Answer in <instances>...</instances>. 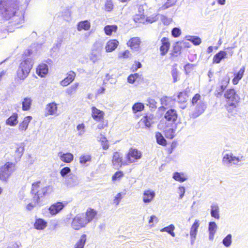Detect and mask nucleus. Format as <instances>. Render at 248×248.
Here are the masks:
<instances>
[{
    "instance_id": "f257e3e1",
    "label": "nucleus",
    "mask_w": 248,
    "mask_h": 248,
    "mask_svg": "<svg viewBox=\"0 0 248 248\" xmlns=\"http://www.w3.org/2000/svg\"><path fill=\"white\" fill-rule=\"evenodd\" d=\"M53 191V187L51 186L42 187L41 181L34 182L32 184L31 193L35 200L40 201L44 196L49 195Z\"/></svg>"
},
{
    "instance_id": "f03ea898",
    "label": "nucleus",
    "mask_w": 248,
    "mask_h": 248,
    "mask_svg": "<svg viewBox=\"0 0 248 248\" xmlns=\"http://www.w3.org/2000/svg\"><path fill=\"white\" fill-rule=\"evenodd\" d=\"M33 64V62L31 58H27L22 61L16 71L17 78L22 81L25 80L29 76Z\"/></svg>"
},
{
    "instance_id": "7ed1b4c3",
    "label": "nucleus",
    "mask_w": 248,
    "mask_h": 248,
    "mask_svg": "<svg viewBox=\"0 0 248 248\" xmlns=\"http://www.w3.org/2000/svg\"><path fill=\"white\" fill-rule=\"evenodd\" d=\"M224 96L226 99V108L227 110L232 112L237 107L239 101L238 95L235 91L233 89L226 90L224 94Z\"/></svg>"
},
{
    "instance_id": "20e7f679",
    "label": "nucleus",
    "mask_w": 248,
    "mask_h": 248,
    "mask_svg": "<svg viewBox=\"0 0 248 248\" xmlns=\"http://www.w3.org/2000/svg\"><path fill=\"white\" fill-rule=\"evenodd\" d=\"M142 156V154L140 151L136 148H131L127 153L125 154V161H124V166L136 163L141 158Z\"/></svg>"
},
{
    "instance_id": "39448f33",
    "label": "nucleus",
    "mask_w": 248,
    "mask_h": 248,
    "mask_svg": "<svg viewBox=\"0 0 248 248\" xmlns=\"http://www.w3.org/2000/svg\"><path fill=\"white\" fill-rule=\"evenodd\" d=\"M15 163L7 162L0 168V178L3 180H6L15 171Z\"/></svg>"
},
{
    "instance_id": "423d86ee",
    "label": "nucleus",
    "mask_w": 248,
    "mask_h": 248,
    "mask_svg": "<svg viewBox=\"0 0 248 248\" xmlns=\"http://www.w3.org/2000/svg\"><path fill=\"white\" fill-rule=\"evenodd\" d=\"M0 4L4 7L6 18H9L14 16V0H0Z\"/></svg>"
},
{
    "instance_id": "0eeeda50",
    "label": "nucleus",
    "mask_w": 248,
    "mask_h": 248,
    "mask_svg": "<svg viewBox=\"0 0 248 248\" xmlns=\"http://www.w3.org/2000/svg\"><path fill=\"white\" fill-rule=\"evenodd\" d=\"M241 160L239 157L234 156L232 153H227L223 155L222 161L224 165L230 167L233 165H237Z\"/></svg>"
},
{
    "instance_id": "6e6552de",
    "label": "nucleus",
    "mask_w": 248,
    "mask_h": 248,
    "mask_svg": "<svg viewBox=\"0 0 248 248\" xmlns=\"http://www.w3.org/2000/svg\"><path fill=\"white\" fill-rule=\"evenodd\" d=\"M166 123L161 122L158 124V128L163 130L165 132V135L168 139H172L174 137L175 130L173 127L168 128L166 126Z\"/></svg>"
},
{
    "instance_id": "1a4fd4ad",
    "label": "nucleus",
    "mask_w": 248,
    "mask_h": 248,
    "mask_svg": "<svg viewBox=\"0 0 248 248\" xmlns=\"http://www.w3.org/2000/svg\"><path fill=\"white\" fill-rule=\"evenodd\" d=\"M89 221L85 218H73L71 225L75 230H78L84 227Z\"/></svg>"
},
{
    "instance_id": "9d476101",
    "label": "nucleus",
    "mask_w": 248,
    "mask_h": 248,
    "mask_svg": "<svg viewBox=\"0 0 248 248\" xmlns=\"http://www.w3.org/2000/svg\"><path fill=\"white\" fill-rule=\"evenodd\" d=\"M66 204V203H63L62 202H58L54 203L49 208V213L52 216L55 215L57 213H59Z\"/></svg>"
},
{
    "instance_id": "9b49d317",
    "label": "nucleus",
    "mask_w": 248,
    "mask_h": 248,
    "mask_svg": "<svg viewBox=\"0 0 248 248\" xmlns=\"http://www.w3.org/2000/svg\"><path fill=\"white\" fill-rule=\"evenodd\" d=\"M112 164L115 169H119L124 165V161H122V156L118 152H115L112 157Z\"/></svg>"
},
{
    "instance_id": "f8f14e48",
    "label": "nucleus",
    "mask_w": 248,
    "mask_h": 248,
    "mask_svg": "<svg viewBox=\"0 0 248 248\" xmlns=\"http://www.w3.org/2000/svg\"><path fill=\"white\" fill-rule=\"evenodd\" d=\"M92 116L97 122H101L104 119L105 113L103 111L97 109L95 107L92 108Z\"/></svg>"
},
{
    "instance_id": "ddd939ff",
    "label": "nucleus",
    "mask_w": 248,
    "mask_h": 248,
    "mask_svg": "<svg viewBox=\"0 0 248 248\" xmlns=\"http://www.w3.org/2000/svg\"><path fill=\"white\" fill-rule=\"evenodd\" d=\"M140 44V39L138 37L131 38L127 43V45L134 51H139Z\"/></svg>"
},
{
    "instance_id": "4468645a",
    "label": "nucleus",
    "mask_w": 248,
    "mask_h": 248,
    "mask_svg": "<svg viewBox=\"0 0 248 248\" xmlns=\"http://www.w3.org/2000/svg\"><path fill=\"white\" fill-rule=\"evenodd\" d=\"M164 117L168 122L174 123L176 121L178 115L175 109H170L166 112Z\"/></svg>"
},
{
    "instance_id": "2eb2a0df",
    "label": "nucleus",
    "mask_w": 248,
    "mask_h": 248,
    "mask_svg": "<svg viewBox=\"0 0 248 248\" xmlns=\"http://www.w3.org/2000/svg\"><path fill=\"white\" fill-rule=\"evenodd\" d=\"M76 74L73 71H70L67 74V77L61 81L60 84L62 86L65 87L69 85L75 79Z\"/></svg>"
},
{
    "instance_id": "dca6fc26",
    "label": "nucleus",
    "mask_w": 248,
    "mask_h": 248,
    "mask_svg": "<svg viewBox=\"0 0 248 248\" xmlns=\"http://www.w3.org/2000/svg\"><path fill=\"white\" fill-rule=\"evenodd\" d=\"M58 156L62 161L66 163H71L74 159L73 155L70 153H63L60 152L58 153Z\"/></svg>"
},
{
    "instance_id": "f3484780",
    "label": "nucleus",
    "mask_w": 248,
    "mask_h": 248,
    "mask_svg": "<svg viewBox=\"0 0 248 248\" xmlns=\"http://www.w3.org/2000/svg\"><path fill=\"white\" fill-rule=\"evenodd\" d=\"M161 46L160 47V51L162 55H165L168 51L170 46V43L169 39L166 37H163L161 40Z\"/></svg>"
},
{
    "instance_id": "a211bd4d",
    "label": "nucleus",
    "mask_w": 248,
    "mask_h": 248,
    "mask_svg": "<svg viewBox=\"0 0 248 248\" xmlns=\"http://www.w3.org/2000/svg\"><path fill=\"white\" fill-rule=\"evenodd\" d=\"M65 183L69 186H75L78 183V177L75 174L70 173L67 175L65 179Z\"/></svg>"
},
{
    "instance_id": "6ab92c4d",
    "label": "nucleus",
    "mask_w": 248,
    "mask_h": 248,
    "mask_svg": "<svg viewBox=\"0 0 248 248\" xmlns=\"http://www.w3.org/2000/svg\"><path fill=\"white\" fill-rule=\"evenodd\" d=\"M119 44V42L116 40H110L107 43L105 46L106 52H110L114 51L117 48Z\"/></svg>"
},
{
    "instance_id": "aec40b11",
    "label": "nucleus",
    "mask_w": 248,
    "mask_h": 248,
    "mask_svg": "<svg viewBox=\"0 0 248 248\" xmlns=\"http://www.w3.org/2000/svg\"><path fill=\"white\" fill-rule=\"evenodd\" d=\"M58 110L57 105L55 103H51L47 104L46 108L47 115H56Z\"/></svg>"
},
{
    "instance_id": "412c9836",
    "label": "nucleus",
    "mask_w": 248,
    "mask_h": 248,
    "mask_svg": "<svg viewBox=\"0 0 248 248\" xmlns=\"http://www.w3.org/2000/svg\"><path fill=\"white\" fill-rule=\"evenodd\" d=\"M36 74L41 77H44L48 73V66L46 64H41L36 68Z\"/></svg>"
},
{
    "instance_id": "4be33fe9",
    "label": "nucleus",
    "mask_w": 248,
    "mask_h": 248,
    "mask_svg": "<svg viewBox=\"0 0 248 248\" xmlns=\"http://www.w3.org/2000/svg\"><path fill=\"white\" fill-rule=\"evenodd\" d=\"M155 196L154 191L151 190H145L143 194L142 198L144 202H150Z\"/></svg>"
},
{
    "instance_id": "5701e85b",
    "label": "nucleus",
    "mask_w": 248,
    "mask_h": 248,
    "mask_svg": "<svg viewBox=\"0 0 248 248\" xmlns=\"http://www.w3.org/2000/svg\"><path fill=\"white\" fill-rule=\"evenodd\" d=\"M32 120L31 116H27L25 117L23 120V121L20 123L18 126V129L20 131H25L27 130L28 125L30 123L31 121Z\"/></svg>"
},
{
    "instance_id": "b1692460",
    "label": "nucleus",
    "mask_w": 248,
    "mask_h": 248,
    "mask_svg": "<svg viewBox=\"0 0 248 248\" xmlns=\"http://www.w3.org/2000/svg\"><path fill=\"white\" fill-rule=\"evenodd\" d=\"M18 114L16 113H13L6 121V124L11 126H16L18 123Z\"/></svg>"
},
{
    "instance_id": "393cba45",
    "label": "nucleus",
    "mask_w": 248,
    "mask_h": 248,
    "mask_svg": "<svg viewBox=\"0 0 248 248\" xmlns=\"http://www.w3.org/2000/svg\"><path fill=\"white\" fill-rule=\"evenodd\" d=\"M199 227V221L198 220H196L193 225H192L190 231V235L192 239H195L197 233V230Z\"/></svg>"
},
{
    "instance_id": "a878e982",
    "label": "nucleus",
    "mask_w": 248,
    "mask_h": 248,
    "mask_svg": "<svg viewBox=\"0 0 248 248\" xmlns=\"http://www.w3.org/2000/svg\"><path fill=\"white\" fill-rule=\"evenodd\" d=\"M79 85V84L78 82L74 83L66 89L65 93L68 96H71L72 95L76 93Z\"/></svg>"
},
{
    "instance_id": "bb28decb",
    "label": "nucleus",
    "mask_w": 248,
    "mask_h": 248,
    "mask_svg": "<svg viewBox=\"0 0 248 248\" xmlns=\"http://www.w3.org/2000/svg\"><path fill=\"white\" fill-rule=\"evenodd\" d=\"M47 222L41 218L36 219L34 224L35 228L37 230H43L46 226Z\"/></svg>"
},
{
    "instance_id": "cd10ccee",
    "label": "nucleus",
    "mask_w": 248,
    "mask_h": 248,
    "mask_svg": "<svg viewBox=\"0 0 248 248\" xmlns=\"http://www.w3.org/2000/svg\"><path fill=\"white\" fill-rule=\"evenodd\" d=\"M227 53L224 51H220L217 53L213 58V62L216 63H220V61L226 58Z\"/></svg>"
},
{
    "instance_id": "c85d7f7f",
    "label": "nucleus",
    "mask_w": 248,
    "mask_h": 248,
    "mask_svg": "<svg viewBox=\"0 0 248 248\" xmlns=\"http://www.w3.org/2000/svg\"><path fill=\"white\" fill-rule=\"evenodd\" d=\"M206 108V106L204 103L202 101H200L199 103L197 104L196 108V112L195 117H197L202 113Z\"/></svg>"
},
{
    "instance_id": "c756f323",
    "label": "nucleus",
    "mask_w": 248,
    "mask_h": 248,
    "mask_svg": "<svg viewBox=\"0 0 248 248\" xmlns=\"http://www.w3.org/2000/svg\"><path fill=\"white\" fill-rule=\"evenodd\" d=\"M91 27L90 23L88 20L81 21L78 23L77 30L81 31L82 30L88 31Z\"/></svg>"
},
{
    "instance_id": "7c9ffc66",
    "label": "nucleus",
    "mask_w": 248,
    "mask_h": 248,
    "mask_svg": "<svg viewBox=\"0 0 248 248\" xmlns=\"http://www.w3.org/2000/svg\"><path fill=\"white\" fill-rule=\"evenodd\" d=\"M245 67H243L238 72L237 74L232 79V83L233 84H237L238 81L242 78L243 77L244 73L245 72Z\"/></svg>"
},
{
    "instance_id": "2f4dec72",
    "label": "nucleus",
    "mask_w": 248,
    "mask_h": 248,
    "mask_svg": "<svg viewBox=\"0 0 248 248\" xmlns=\"http://www.w3.org/2000/svg\"><path fill=\"white\" fill-rule=\"evenodd\" d=\"M217 225L214 222H211L209 223V238L213 240L214 238V234L216 232Z\"/></svg>"
},
{
    "instance_id": "473e14b6",
    "label": "nucleus",
    "mask_w": 248,
    "mask_h": 248,
    "mask_svg": "<svg viewBox=\"0 0 248 248\" xmlns=\"http://www.w3.org/2000/svg\"><path fill=\"white\" fill-rule=\"evenodd\" d=\"M32 103V100L31 98L26 97L22 101V109L27 111L30 109Z\"/></svg>"
},
{
    "instance_id": "72a5a7b5",
    "label": "nucleus",
    "mask_w": 248,
    "mask_h": 248,
    "mask_svg": "<svg viewBox=\"0 0 248 248\" xmlns=\"http://www.w3.org/2000/svg\"><path fill=\"white\" fill-rule=\"evenodd\" d=\"M152 123V119L148 116L142 118L139 122L140 125H144L146 127H150Z\"/></svg>"
},
{
    "instance_id": "f704fd0d",
    "label": "nucleus",
    "mask_w": 248,
    "mask_h": 248,
    "mask_svg": "<svg viewBox=\"0 0 248 248\" xmlns=\"http://www.w3.org/2000/svg\"><path fill=\"white\" fill-rule=\"evenodd\" d=\"M86 241V234H82L79 240L76 243L75 248H83Z\"/></svg>"
},
{
    "instance_id": "c9c22d12",
    "label": "nucleus",
    "mask_w": 248,
    "mask_h": 248,
    "mask_svg": "<svg viewBox=\"0 0 248 248\" xmlns=\"http://www.w3.org/2000/svg\"><path fill=\"white\" fill-rule=\"evenodd\" d=\"M101 57V53L91 51L90 54V60L93 63H95L99 61Z\"/></svg>"
},
{
    "instance_id": "e433bc0d",
    "label": "nucleus",
    "mask_w": 248,
    "mask_h": 248,
    "mask_svg": "<svg viewBox=\"0 0 248 248\" xmlns=\"http://www.w3.org/2000/svg\"><path fill=\"white\" fill-rule=\"evenodd\" d=\"M103 43L100 41H96L93 44L92 51L101 53Z\"/></svg>"
},
{
    "instance_id": "4c0bfd02",
    "label": "nucleus",
    "mask_w": 248,
    "mask_h": 248,
    "mask_svg": "<svg viewBox=\"0 0 248 248\" xmlns=\"http://www.w3.org/2000/svg\"><path fill=\"white\" fill-rule=\"evenodd\" d=\"M117 27L115 25H107L104 28V31L106 35H110L112 32H116Z\"/></svg>"
},
{
    "instance_id": "58836bf2",
    "label": "nucleus",
    "mask_w": 248,
    "mask_h": 248,
    "mask_svg": "<svg viewBox=\"0 0 248 248\" xmlns=\"http://www.w3.org/2000/svg\"><path fill=\"white\" fill-rule=\"evenodd\" d=\"M211 214L212 217H219V207L217 204L214 203L211 206Z\"/></svg>"
},
{
    "instance_id": "ea45409f",
    "label": "nucleus",
    "mask_w": 248,
    "mask_h": 248,
    "mask_svg": "<svg viewBox=\"0 0 248 248\" xmlns=\"http://www.w3.org/2000/svg\"><path fill=\"white\" fill-rule=\"evenodd\" d=\"M173 178L177 181L183 182L186 180V178L185 177L184 173L175 172L173 174Z\"/></svg>"
},
{
    "instance_id": "a19ab883",
    "label": "nucleus",
    "mask_w": 248,
    "mask_h": 248,
    "mask_svg": "<svg viewBox=\"0 0 248 248\" xmlns=\"http://www.w3.org/2000/svg\"><path fill=\"white\" fill-rule=\"evenodd\" d=\"M155 138L157 143L161 145H165L166 144V140L163 137L162 134L157 132L155 134Z\"/></svg>"
},
{
    "instance_id": "79ce46f5",
    "label": "nucleus",
    "mask_w": 248,
    "mask_h": 248,
    "mask_svg": "<svg viewBox=\"0 0 248 248\" xmlns=\"http://www.w3.org/2000/svg\"><path fill=\"white\" fill-rule=\"evenodd\" d=\"M174 226L173 225L171 224L167 227H164L161 230V232H166L170 234L172 236H175V233L174 232Z\"/></svg>"
},
{
    "instance_id": "37998d69",
    "label": "nucleus",
    "mask_w": 248,
    "mask_h": 248,
    "mask_svg": "<svg viewBox=\"0 0 248 248\" xmlns=\"http://www.w3.org/2000/svg\"><path fill=\"white\" fill-rule=\"evenodd\" d=\"M177 97L179 102L184 103L187 101L188 95L186 91H184L179 93Z\"/></svg>"
},
{
    "instance_id": "c03bdc74",
    "label": "nucleus",
    "mask_w": 248,
    "mask_h": 248,
    "mask_svg": "<svg viewBox=\"0 0 248 248\" xmlns=\"http://www.w3.org/2000/svg\"><path fill=\"white\" fill-rule=\"evenodd\" d=\"M105 10L107 12H111L113 9L114 5L112 0H106L105 4Z\"/></svg>"
},
{
    "instance_id": "a18cd8bd",
    "label": "nucleus",
    "mask_w": 248,
    "mask_h": 248,
    "mask_svg": "<svg viewBox=\"0 0 248 248\" xmlns=\"http://www.w3.org/2000/svg\"><path fill=\"white\" fill-rule=\"evenodd\" d=\"M134 21L137 23H144L145 16L144 14H137L134 16Z\"/></svg>"
},
{
    "instance_id": "49530a36",
    "label": "nucleus",
    "mask_w": 248,
    "mask_h": 248,
    "mask_svg": "<svg viewBox=\"0 0 248 248\" xmlns=\"http://www.w3.org/2000/svg\"><path fill=\"white\" fill-rule=\"evenodd\" d=\"M174 5H175L174 2H172L171 1H168L158 8V11L160 12L161 11L165 10L167 9L168 8H169L174 6Z\"/></svg>"
},
{
    "instance_id": "de8ad7c7",
    "label": "nucleus",
    "mask_w": 248,
    "mask_h": 248,
    "mask_svg": "<svg viewBox=\"0 0 248 248\" xmlns=\"http://www.w3.org/2000/svg\"><path fill=\"white\" fill-rule=\"evenodd\" d=\"M141 75H139V74H131L127 78V81L130 83H133L138 78H141Z\"/></svg>"
},
{
    "instance_id": "09e8293b",
    "label": "nucleus",
    "mask_w": 248,
    "mask_h": 248,
    "mask_svg": "<svg viewBox=\"0 0 248 248\" xmlns=\"http://www.w3.org/2000/svg\"><path fill=\"white\" fill-rule=\"evenodd\" d=\"M224 81H225V84H220V92H218L217 94V96H218V95H221L223 91L226 89L227 87L229 82V79L227 77L224 78Z\"/></svg>"
},
{
    "instance_id": "8fccbe9b",
    "label": "nucleus",
    "mask_w": 248,
    "mask_h": 248,
    "mask_svg": "<svg viewBox=\"0 0 248 248\" xmlns=\"http://www.w3.org/2000/svg\"><path fill=\"white\" fill-rule=\"evenodd\" d=\"M144 108V105L140 103H137L135 104L133 107L132 109L134 113H136L138 111H141Z\"/></svg>"
},
{
    "instance_id": "3c124183",
    "label": "nucleus",
    "mask_w": 248,
    "mask_h": 248,
    "mask_svg": "<svg viewBox=\"0 0 248 248\" xmlns=\"http://www.w3.org/2000/svg\"><path fill=\"white\" fill-rule=\"evenodd\" d=\"M223 245L226 247H229L232 243V235L230 234H228L223 240Z\"/></svg>"
},
{
    "instance_id": "603ef678",
    "label": "nucleus",
    "mask_w": 248,
    "mask_h": 248,
    "mask_svg": "<svg viewBox=\"0 0 248 248\" xmlns=\"http://www.w3.org/2000/svg\"><path fill=\"white\" fill-rule=\"evenodd\" d=\"M77 129L78 131V135L82 136L85 132V125L84 124H80L77 125Z\"/></svg>"
},
{
    "instance_id": "864d4df0",
    "label": "nucleus",
    "mask_w": 248,
    "mask_h": 248,
    "mask_svg": "<svg viewBox=\"0 0 248 248\" xmlns=\"http://www.w3.org/2000/svg\"><path fill=\"white\" fill-rule=\"evenodd\" d=\"M100 141L104 150H107L108 148V142L106 137H102L100 139Z\"/></svg>"
},
{
    "instance_id": "5fc2aeb1",
    "label": "nucleus",
    "mask_w": 248,
    "mask_h": 248,
    "mask_svg": "<svg viewBox=\"0 0 248 248\" xmlns=\"http://www.w3.org/2000/svg\"><path fill=\"white\" fill-rule=\"evenodd\" d=\"M91 156L89 155H82L79 157V162L80 164H84L86 163L91 161Z\"/></svg>"
},
{
    "instance_id": "6e6d98bb",
    "label": "nucleus",
    "mask_w": 248,
    "mask_h": 248,
    "mask_svg": "<svg viewBox=\"0 0 248 248\" xmlns=\"http://www.w3.org/2000/svg\"><path fill=\"white\" fill-rule=\"evenodd\" d=\"M39 203V201L35 200L34 198L33 197L31 202L27 205L26 208L28 210H31L33 208L37 205Z\"/></svg>"
},
{
    "instance_id": "4d7b16f0",
    "label": "nucleus",
    "mask_w": 248,
    "mask_h": 248,
    "mask_svg": "<svg viewBox=\"0 0 248 248\" xmlns=\"http://www.w3.org/2000/svg\"><path fill=\"white\" fill-rule=\"evenodd\" d=\"M71 172V170L69 167H64L60 171V174L62 177L64 178Z\"/></svg>"
},
{
    "instance_id": "13d9d810",
    "label": "nucleus",
    "mask_w": 248,
    "mask_h": 248,
    "mask_svg": "<svg viewBox=\"0 0 248 248\" xmlns=\"http://www.w3.org/2000/svg\"><path fill=\"white\" fill-rule=\"evenodd\" d=\"M97 215L96 211L93 209L89 208L86 212L87 217H94Z\"/></svg>"
},
{
    "instance_id": "bf43d9fd",
    "label": "nucleus",
    "mask_w": 248,
    "mask_h": 248,
    "mask_svg": "<svg viewBox=\"0 0 248 248\" xmlns=\"http://www.w3.org/2000/svg\"><path fill=\"white\" fill-rule=\"evenodd\" d=\"M123 176L124 173L122 171H117L113 175L112 179L113 181L119 180Z\"/></svg>"
},
{
    "instance_id": "052dcab7",
    "label": "nucleus",
    "mask_w": 248,
    "mask_h": 248,
    "mask_svg": "<svg viewBox=\"0 0 248 248\" xmlns=\"http://www.w3.org/2000/svg\"><path fill=\"white\" fill-rule=\"evenodd\" d=\"M161 20L164 25H169L171 22L172 19L170 18H168L165 16L161 15Z\"/></svg>"
},
{
    "instance_id": "680f3d73",
    "label": "nucleus",
    "mask_w": 248,
    "mask_h": 248,
    "mask_svg": "<svg viewBox=\"0 0 248 248\" xmlns=\"http://www.w3.org/2000/svg\"><path fill=\"white\" fill-rule=\"evenodd\" d=\"M189 40L195 45H200L201 42V39L198 37L191 36Z\"/></svg>"
},
{
    "instance_id": "e2e57ef3",
    "label": "nucleus",
    "mask_w": 248,
    "mask_h": 248,
    "mask_svg": "<svg viewBox=\"0 0 248 248\" xmlns=\"http://www.w3.org/2000/svg\"><path fill=\"white\" fill-rule=\"evenodd\" d=\"M171 75L173 78V82H176L179 80L178 72L176 68H173L171 71Z\"/></svg>"
},
{
    "instance_id": "0e129e2a",
    "label": "nucleus",
    "mask_w": 248,
    "mask_h": 248,
    "mask_svg": "<svg viewBox=\"0 0 248 248\" xmlns=\"http://www.w3.org/2000/svg\"><path fill=\"white\" fill-rule=\"evenodd\" d=\"M201 96L199 94H196L192 99V104L193 105L198 104L201 100Z\"/></svg>"
},
{
    "instance_id": "69168bd1",
    "label": "nucleus",
    "mask_w": 248,
    "mask_h": 248,
    "mask_svg": "<svg viewBox=\"0 0 248 248\" xmlns=\"http://www.w3.org/2000/svg\"><path fill=\"white\" fill-rule=\"evenodd\" d=\"M181 30L178 28H174L171 31L172 35L174 37H178L181 34Z\"/></svg>"
},
{
    "instance_id": "338daca9",
    "label": "nucleus",
    "mask_w": 248,
    "mask_h": 248,
    "mask_svg": "<svg viewBox=\"0 0 248 248\" xmlns=\"http://www.w3.org/2000/svg\"><path fill=\"white\" fill-rule=\"evenodd\" d=\"M185 188L184 186H180L178 188L177 193L179 195V199H182L185 193Z\"/></svg>"
},
{
    "instance_id": "774afa93",
    "label": "nucleus",
    "mask_w": 248,
    "mask_h": 248,
    "mask_svg": "<svg viewBox=\"0 0 248 248\" xmlns=\"http://www.w3.org/2000/svg\"><path fill=\"white\" fill-rule=\"evenodd\" d=\"M122 199V194L121 193H119L117 194L116 196L115 197L114 200H113V203L118 205L121 199Z\"/></svg>"
}]
</instances>
